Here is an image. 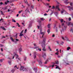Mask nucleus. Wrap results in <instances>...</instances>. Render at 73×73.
<instances>
[{
	"label": "nucleus",
	"instance_id": "58",
	"mask_svg": "<svg viewBox=\"0 0 73 73\" xmlns=\"http://www.w3.org/2000/svg\"><path fill=\"white\" fill-rule=\"evenodd\" d=\"M23 32H24V31L23 30L20 33H21V34L23 33Z\"/></svg>",
	"mask_w": 73,
	"mask_h": 73
},
{
	"label": "nucleus",
	"instance_id": "47",
	"mask_svg": "<svg viewBox=\"0 0 73 73\" xmlns=\"http://www.w3.org/2000/svg\"><path fill=\"white\" fill-rule=\"evenodd\" d=\"M55 7H54V6H53L52 8H51V9H55Z\"/></svg>",
	"mask_w": 73,
	"mask_h": 73
},
{
	"label": "nucleus",
	"instance_id": "17",
	"mask_svg": "<svg viewBox=\"0 0 73 73\" xmlns=\"http://www.w3.org/2000/svg\"><path fill=\"white\" fill-rule=\"evenodd\" d=\"M52 64H53V65H50V67H52V68H53V67H54V65L55 64V63H52Z\"/></svg>",
	"mask_w": 73,
	"mask_h": 73
},
{
	"label": "nucleus",
	"instance_id": "40",
	"mask_svg": "<svg viewBox=\"0 0 73 73\" xmlns=\"http://www.w3.org/2000/svg\"><path fill=\"white\" fill-rule=\"evenodd\" d=\"M27 58L26 57H25L24 58V61H26Z\"/></svg>",
	"mask_w": 73,
	"mask_h": 73
},
{
	"label": "nucleus",
	"instance_id": "26",
	"mask_svg": "<svg viewBox=\"0 0 73 73\" xmlns=\"http://www.w3.org/2000/svg\"><path fill=\"white\" fill-rule=\"evenodd\" d=\"M48 62H49V60L48 59H47L46 61V62H45L44 64H47V63H48Z\"/></svg>",
	"mask_w": 73,
	"mask_h": 73
},
{
	"label": "nucleus",
	"instance_id": "46",
	"mask_svg": "<svg viewBox=\"0 0 73 73\" xmlns=\"http://www.w3.org/2000/svg\"><path fill=\"white\" fill-rule=\"evenodd\" d=\"M40 20H42V21H43V20H44V18H40Z\"/></svg>",
	"mask_w": 73,
	"mask_h": 73
},
{
	"label": "nucleus",
	"instance_id": "56",
	"mask_svg": "<svg viewBox=\"0 0 73 73\" xmlns=\"http://www.w3.org/2000/svg\"><path fill=\"white\" fill-rule=\"evenodd\" d=\"M69 21H71V18L70 17L69 18Z\"/></svg>",
	"mask_w": 73,
	"mask_h": 73
},
{
	"label": "nucleus",
	"instance_id": "32",
	"mask_svg": "<svg viewBox=\"0 0 73 73\" xmlns=\"http://www.w3.org/2000/svg\"><path fill=\"white\" fill-rule=\"evenodd\" d=\"M8 62H9V65H11L12 64L11 61H9Z\"/></svg>",
	"mask_w": 73,
	"mask_h": 73
},
{
	"label": "nucleus",
	"instance_id": "49",
	"mask_svg": "<svg viewBox=\"0 0 73 73\" xmlns=\"http://www.w3.org/2000/svg\"><path fill=\"white\" fill-rule=\"evenodd\" d=\"M58 52H57L55 53V54L56 55H58Z\"/></svg>",
	"mask_w": 73,
	"mask_h": 73
},
{
	"label": "nucleus",
	"instance_id": "20",
	"mask_svg": "<svg viewBox=\"0 0 73 73\" xmlns=\"http://www.w3.org/2000/svg\"><path fill=\"white\" fill-rule=\"evenodd\" d=\"M28 68H25L24 70H23V71H25V72H28Z\"/></svg>",
	"mask_w": 73,
	"mask_h": 73
},
{
	"label": "nucleus",
	"instance_id": "25",
	"mask_svg": "<svg viewBox=\"0 0 73 73\" xmlns=\"http://www.w3.org/2000/svg\"><path fill=\"white\" fill-rule=\"evenodd\" d=\"M55 66H56L55 69H60V68H59V67L58 66L56 65H55Z\"/></svg>",
	"mask_w": 73,
	"mask_h": 73
},
{
	"label": "nucleus",
	"instance_id": "12",
	"mask_svg": "<svg viewBox=\"0 0 73 73\" xmlns=\"http://www.w3.org/2000/svg\"><path fill=\"white\" fill-rule=\"evenodd\" d=\"M68 8H69V11H72V10L73 11V7H70V6H68Z\"/></svg>",
	"mask_w": 73,
	"mask_h": 73
},
{
	"label": "nucleus",
	"instance_id": "45",
	"mask_svg": "<svg viewBox=\"0 0 73 73\" xmlns=\"http://www.w3.org/2000/svg\"><path fill=\"white\" fill-rule=\"evenodd\" d=\"M70 32H72V33H73V29H71L70 30Z\"/></svg>",
	"mask_w": 73,
	"mask_h": 73
},
{
	"label": "nucleus",
	"instance_id": "64",
	"mask_svg": "<svg viewBox=\"0 0 73 73\" xmlns=\"http://www.w3.org/2000/svg\"><path fill=\"white\" fill-rule=\"evenodd\" d=\"M46 15H47L46 13H45L44 14V16H46Z\"/></svg>",
	"mask_w": 73,
	"mask_h": 73
},
{
	"label": "nucleus",
	"instance_id": "7",
	"mask_svg": "<svg viewBox=\"0 0 73 73\" xmlns=\"http://www.w3.org/2000/svg\"><path fill=\"white\" fill-rule=\"evenodd\" d=\"M71 25L72 27L73 28V23L72 22H68L67 23L68 26H69V25Z\"/></svg>",
	"mask_w": 73,
	"mask_h": 73
},
{
	"label": "nucleus",
	"instance_id": "6",
	"mask_svg": "<svg viewBox=\"0 0 73 73\" xmlns=\"http://www.w3.org/2000/svg\"><path fill=\"white\" fill-rule=\"evenodd\" d=\"M62 38L63 40H66V41H69V38H68L67 36H65V37L62 36Z\"/></svg>",
	"mask_w": 73,
	"mask_h": 73
},
{
	"label": "nucleus",
	"instance_id": "59",
	"mask_svg": "<svg viewBox=\"0 0 73 73\" xmlns=\"http://www.w3.org/2000/svg\"><path fill=\"white\" fill-rule=\"evenodd\" d=\"M70 5L71 6H72V5H73V4L72 3H70Z\"/></svg>",
	"mask_w": 73,
	"mask_h": 73
},
{
	"label": "nucleus",
	"instance_id": "62",
	"mask_svg": "<svg viewBox=\"0 0 73 73\" xmlns=\"http://www.w3.org/2000/svg\"><path fill=\"white\" fill-rule=\"evenodd\" d=\"M1 55H2V56H4V54H3V53H1V54H0Z\"/></svg>",
	"mask_w": 73,
	"mask_h": 73
},
{
	"label": "nucleus",
	"instance_id": "27",
	"mask_svg": "<svg viewBox=\"0 0 73 73\" xmlns=\"http://www.w3.org/2000/svg\"><path fill=\"white\" fill-rule=\"evenodd\" d=\"M32 22H31L30 23V24L29 25V27H31L32 25Z\"/></svg>",
	"mask_w": 73,
	"mask_h": 73
},
{
	"label": "nucleus",
	"instance_id": "35",
	"mask_svg": "<svg viewBox=\"0 0 73 73\" xmlns=\"http://www.w3.org/2000/svg\"><path fill=\"white\" fill-rule=\"evenodd\" d=\"M10 39L11 40V41H13H13H14V40H13V39L12 37H11L10 38Z\"/></svg>",
	"mask_w": 73,
	"mask_h": 73
},
{
	"label": "nucleus",
	"instance_id": "10",
	"mask_svg": "<svg viewBox=\"0 0 73 73\" xmlns=\"http://www.w3.org/2000/svg\"><path fill=\"white\" fill-rule=\"evenodd\" d=\"M59 5H57L55 7V9H58L59 11H60V9L59 8Z\"/></svg>",
	"mask_w": 73,
	"mask_h": 73
},
{
	"label": "nucleus",
	"instance_id": "8",
	"mask_svg": "<svg viewBox=\"0 0 73 73\" xmlns=\"http://www.w3.org/2000/svg\"><path fill=\"white\" fill-rule=\"evenodd\" d=\"M42 57L44 58V60H45L46 57V54H45V53L44 52L42 54Z\"/></svg>",
	"mask_w": 73,
	"mask_h": 73
},
{
	"label": "nucleus",
	"instance_id": "61",
	"mask_svg": "<svg viewBox=\"0 0 73 73\" xmlns=\"http://www.w3.org/2000/svg\"><path fill=\"white\" fill-rule=\"evenodd\" d=\"M16 41H19V40L18 39H16Z\"/></svg>",
	"mask_w": 73,
	"mask_h": 73
},
{
	"label": "nucleus",
	"instance_id": "28",
	"mask_svg": "<svg viewBox=\"0 0 73 73\" xmlns=\"http://www.w3.org/2000/svg\"><path fill=\"white\" fill-rule=\"evenodd\" d=\"M4 59H0V62H3V61H4Z\"/></svg>",
	"mask_w": 73,
	"mask_h": 73
},
{
	"label": "nucleus",
	"instance_id": "36",
	"mask_svg": "<svg viewBox=\"0 0 73 73\" xmlns=\"http://www.w3.org/2000/svg\"><path fill=\"white\" fill-rule=\"evenodd\" d=\"M48 28H50V24H48Z\"/></svg>",
	"mask_w": 73,
	"mask_h": 73
},
{
	"label": "nucleus",
	"instance_id": "54",
	"mask_svg": "<svg viewBox=\"0 0 73 73\" xmlns=\"http://www.w3.org/2000/svg\"><path fill=\"white\" fill-rule=\"evenodd\" d=\"M56 51L57 52H59V51H58V49H57Z\"/></svg>",
	"mask_w": 73,
	"mask_h": 73
},
{
	"label": "nucleus",
	"instance_id": "44",
	"mask_svg": "<svg viewBox=\"0 0 73 73\" xmlns=\"http://www.w3.org/2000/svg\"><path fill=\"white\" fill-rule=\"evenodd\" d=\"M1 5H5L4 4V3H3V2H1L0 3Z\"/></svg>",
	"mask_w": 73,
	"mask_h": 73
},
{
	"label": "nucleus",
	"instance_id": "38",
	"mask_svg": "<svg viewBox=\"0 0 73 73\" xmlns=\"http://www.w3.org/2000/svg\"><path fill=\"white\" fill-rule=\"evenodd\" d=\"M50 29H48V30L47 31L48 34H49V33H50Z\"/></svg>",
	"mask_w": 73,
	"mask_h": 73
},
{
	"label": "nucleus",
	"instance_id": "57",
	"mask_svg": "<svg viewBox=\"0 0 73 73\" xmlns=\"http://www.w3.org/2000/svg\"><path fill=\"white\" fill-rule=\"evenodd\" d=\"M27 29H25V33H26V32H27Z\"/></svg>",
	"mask_w": 73,
	"mask_h": 73
},
{
	"label": "nucleus",
	"instance_id": "55",
	"mask_svg": "<svg viewBox=\"0 0 73 73\" xmlns=\"http://www.w3.org/2000/svg\"><path fill=\"white\" fill-rule=\"evenodd\" d=\"M56 42L58 44H59V41H56Z\"/></svg>",
	"mask_w": 73,
	"mask_h": 73
},
{
	"label": "nucleus",
	"instance_id": "21",
	"mask_svg": "<svg viewBox=\"0 0 73 73\" xmlns=\"http://www.w3.org/2000/svg\"><path fill=\"white\" fill-rule=\"evenodd\" d=\"M15 69H13L11 70V72L12 73H14V72H15Z\"/></svg>",
	"mask_w": 73,
	"mask_h": 73
},
{
	"label": "nucleus",
	"instance_id": "16",
	"mask_svg": "<svg viewBox=\"0 0 73 73\" xmlns=\"http://www.w3.org/2000/svg\"><path fill=\"white\" fill-rule=\"evenodd\" d=\"M37 61L38 62H39L40 65H41V64H42V62L41 61V59H40L39 61H38V60Z\"/></svg>",
	"mask_w": 73,
	"mask_h": 73
},
{
	"label": "nucleus",
	"instance_id": "29",
	"mask_svg": "<svg viewBox=\"0 0 73 73\" xmlns=\"http://www.w3.org/2000/svg\"><path fill=\"white\" fill-rule=\"evenodd\" d=\"M1 29H3V30H5H5H6V29H5V28H4V27H1Z\"/></svg>",
	"mask_w": 73,
	"mask_h": 73
},
{
	"label": "nucleus",
	"instance_id": "18",
	"mask_svg": "<svg viewBox=\"0 0 73 73\" xmlns=\"http://www.w3.org/2000/svg\"><path fill=\"white\" fill-rule=\"evenodd\" d=\"M67 1H68V0H65V1L64 2V3L65 4H67L68 3H69L68 2H67Z\"/></svg>",
	"mask_w": 73,
	"mask_h": 73
},
{
	"label": "nucleus",
	"instance_id": "3",
	"mask_svg": "<svg viewBox=\"0 0 73 73\" xmlns=\"http://www.w3.org/2000/svg\"><path fill=\"white\" fill-rule=\"evenodd\" d=\"M14 54V55H13V56L12 59H14V58H15V56L16 59H18L19 60H20V61H21V58H19V55H17V54H16L15 53V54Z\"/></svg>",
	"mask_w": 73,
	"mask_h": 73
},
{
	"label": "nucleus",
	"instance_id": "5",
	"mask_svg": "<svg viewBox=\"0 0 73 73\" xmlns=\"http://www.w3.org/2000/svg\"><path fill=\"white\" fill-rule=\"evenodd\" d=\"M37 53L36 52H34V58H36V55H37V56H38L39 57H40V54H37Z\"/></svg>",
	"mask_w": 73,
	"mask_h": 73
},
{
	"label": "nucleus",
	"instance_id": "11",
	"mask_svg": "<svg viewBox=\"0 0 73 73\" xmlns=\"http://www.w3.org/2000/svg\"><path fill=\"white\" fill-rule=\"evenodd\" d=\"M66 12V11L64 10V9H62L61 11V13L62 15L63 14V13H64V14H65Z\"/></svg>",
	"mask_w": 73,
	"mask_h": 73
},
{
	"label": "nucleus",
	"instance_id": "31",
	"mask_svg": "<svg viewBox=\"0 0 73 73\" xmlns=\"http://www.w3.org/2000/svg\"><path fill=\"white\" fill-rule=\"evenodd\" d=\"M9 1H7L6 2H5V4L7 5V4H8V3H9Z\"/></svg>",
	"mask_w": 73,
	"mask_h": 73
},
{
	"label": "nucleus",
	"instance_id": "9",
	"mask_svg": "<svg viewBox=\"0 0 73 73\" xmlns=\"http://www.w3.org/2000/svg\"><path fill=\"white\" fill-rule=\"evenodd\" d=\"M46 46V45L45 44L44 46H43V45L42 44V48H43L42 49V50H43V51H46V49H45V46Z\"/></svg>",
	"mask_w": 73,
	"mask_h": 73
},
{
	"label": "nucleus",
	"instance_id": "52",
	"mask_svg": "<svg viewBox=\"0 0 73 73\" xmlns=\"http://www.w3.org/2000/svg\"><path fill=\"white\" fill-rule=\"evenodd\" d=\"M17 25H18V27H20V26L19 25V23H17Z\"/></svg>",
	"mask_w": 73,
	"mask_h": 73
},
{
	"label": "nucleus",
	"instance_id": "48",
	"mask_svg": "<svg viewBox=\"0 0 73 73\" xmlns=\"http://www.w3.org/2000/svg\"><path fill=\"white\" fill-rule=\"evenodd\" d=\"M1 15H4V14L3 13V11H1Z\"/></svg>",
	"mask_w": 73,
	"mask_h": 73
},
{
	"label": "nucleus",
	"instance_id": "60",
	"mask_svg": "<svg viewBox=\"0 0 73 73\" xmlns=\"http://www.w3.org/2000/svg\"><path fill=\"white\" fill-rule=\"evenodd\" d=\"M71 16H72V18H73V14L70 15Z\"/></svg>",
	"mask_w": 73,
	"mask_h": 73
},
{
	"label": "nucleus",
	"instance_id": "43",
	"mask_svg": "<svg viewBox=\"0 0 73 73\" xmlns=\"http://www.w3.org/2000/svg\"><path fill=\"white\" fill-rule=\"evenodd\" d=\"M23 34L21 33H20V35H19V36H23Z\"/></svg>",
	"mask_w": 73,
	"mask_h": 73
},
{
	"label": "nucleus",
	"instance_id": "30",
	"mask_svg": "<svg viewBox=\"0 0 73 73\" xmlns=\"http://www.w3.org/2000/svg\"><path fill=\"white\" fill-rule=\"evenodd\" d=\"M31 8L33 9H34V5H31Z\"/></svg>",
	"mask_w": 73,
	"mask_h": 73
},
{
	"label": "nucleus",
	"instance_id": "34",
	"mask_svg": "<svg viewBox=\"0 0 73 73\" xmlns=\"http://www.w3.org/2000/svg\"><path fill=\"white\" fill-rule=\"evenodd\" d=\"M64 44V42H63L62 41H61L60 44H61V45H63V44Z\"/></svg>",
	"mask_w": 73,
	"mask_h": 73
},
{
	"label": "nucleus",
	"instance_id": "53",
	"mask_svg": "<svg viewBox=\"0 0 73 73\" xmlns=\"http://www.w3.org/2000/svg\"><path fill=\"white\" fill-rule=\"evenodd\" d=\"M13 22H14V23H16V21H15V20H13Z\"/></svg>",
	"mask_w": 73,
	"mask_h": 73
},
{
	"label": "nucleus",
	"instance_id": "24",
	"mask_svg": "<svg viewBox=\"0 0 73 73\" xmlns=\"http://www.w3.org/2000/svg\"><path fill=\"white\" fill-rule=\"evenodd\" d=\"M62 27H64V28H65L64 29H66V27H65V25H64V23L62 24Z\"/></svg>",
	"mask_w": 73,
	"mask_h": 73
},
{
	"label": "nucleus",
	"instance_id": "13",
	"mask_svg": "<svg viewBox=\"0 0 73 73\" xmlns=\"http://www.w3.org/2000/svg\"><path fill=\"white\" fill-rule=\"evenodd\" d=\"M23 69H24V66H21V67H20V70H23Z\"/></svg>",
	"mask_w": 73,
	"mask_h": 73
},
{
	"label": "nucleus",
	"instance_id": "19",
	"mask_svg": "<svg viewBox=\"0 0 73 73\" xmlns=\"http://www.w3.org/2000/svg\"><path fill=\"white\" fill-rule=\"evenodd\" d=\"M60 32L61 34H62L64 32V29H62V30H60Z\"/></svg>",
	"mask_w": 73,
	"mask_h": 73
},
{
	"label": "nucleus",
	"instance_id": "4",
	"mask_svg": "<svg viewBox=\"0 0 73 73\" xmlns=\"http://www.w3.org/2000/svg\"><path fill=\"white\" fill-rule=\"evenodd\" d=\"M34 46H36L35 47H34V49H35L37 51L38 50H40V51H41V49H40L39 48H38V46H37V45H36V43H34Z\"/></svg>",
	"mask_w": 73,
	"mask_h": 73
},
{
	"label": "nucleus",
	"instance_id": "50",
	"mask_svg": "<svg viewBox=\"0 0 73 73\" xmlns=\"http://www.w3.org/2000/svg\"><path fill=\"white\" fill-rule=\"evenodd\" d=\"M23 12V10H21V11H19V13H21V12Z\"/></svg>",
	"mask_w": 73,
	"mask_h": 73
},
{
	"label": "nucleus",
	"instance_id": "14",
	"mask_svg": "<svg viewBox=\"0 0 73 73\" xmlns=\"http://www.w3.org/2000/svg\"><path fill=\"white\" fill-rule=\"evenodd\" d=\"M46 41V39H44L43 40L42 43H43V44H44V45H45V41Z\"/></svg>",
	"mask_w": 73,
	"mask_h": 73
},
{
	"label": "nucleus",
	"instance_id": "2",
	"mask_svg": "<svg viewBox=\"0 0 73 73\" xmlns=\"http://www.w3.org/2000/svg\"><path fill=\"white\" fill-rule=\"evenodd\" d=\"M30 11H31V12L32 11V9H31L30 8L27 7L26 10H25V11L24 12L22 16H23V17H26V16H27V13L28 12L30 13Z\"/></svg>",
	"mask_w": 73,
	"mask_h": 73
},
{
	"label": "nucleus",
	"instance_id": "33",
	"mask_svg": "<svg viewBox=\"0 0 73 73\" xmlns=\"http://www.w3.org/2000/svg\"><path fill=\"white\" fill-rule=\"evenodd\" d=\"M48 49H49V50L50 51H52V49H51V48H50V46H48Z\"/></svg>",
	"mask_w": 73,
	"mask_h": 73
},
{
	"label": "nucleus",
	"instance_id": "39",
	"mask_svg": "<svg viewBox=\"0 0 73 73\" xmlns=\"http://www.w3.org/2000/svg\"><path fill=\"white\" fill-rule=\"evenodd\" d=\"M54 14L56 15V16H57V15H58V13L57 12L55 13Z\"/></svg>",
	"mask_w": 73,
	"mask_h": 73
},
{
	"label": "nucleus",
	"instance_id": "23",
	"mask_svg": "<svg viewBox=\"0 0 73 73\" xmlns=\"http://www.w3.org/2000/svg\"><path fill=\"white\" fill-rule=\"evenodd\" d=\"M25 1V3H26V4H27V5H28V6L29 7V6H30V5L28 3V2H27V1H25V0H24Z\"/></svg>",
	"mask_w": 73,
	"mask_h": 73
},
{
	"label": "nucleus",
	"instance_id": "37",
	"mask_svg": "<svg viewBox=\"0 0 73 73\" xmlns=\"http://www.w3.org/2000/svg\"><path fill=\"white\" fill-rule=\"evenodd\" d=\"M60 21L61 23H62L63 21H64V23L65 22V21H64V20L62 19H61V20H60Z\"/></svg>",
	"mask_w": 73,
	"mask_h": 73
},
{
	"label": "nucleus",
	"instance_id": "42",
	"mask_svg": "<svg viewBox=\"0 0 73 73\" xmlns=\"http://www.w3.org/2000/svg\"><path fill=\"white\" fill-rule=\"evenodd\" d=\"M56 64H59L58 63V60L56 61Z\"/></svg>",
	"mask_w": 73,
	"mask_h": 73
},
{
	"label": "nucleus",
	"instance_id": "1",
	"mask_svg": "<svg viewBox=\"0 0 73 73\" xmlns=\"http://www.w3.org/2000/svg\"><path fill=\"white\" fill-rule=\"evenodd\" d=\"M38 23H39L40 25L39 26H38V29H40V33L42 35V37L43 38L44 36L45 35L44 32H42V29L41 28V21L40 20L38 21Z\"/></svg>",
	"mask_w": 73,
	"mask_h": 73
},
{
	"label": "nucleus",
	"instance_id": "63",
	"mask_svg": "<svg viewBox=\"0 0 73 73\" xmlns=\"http://www.w3.org/2000/svg\"><path fill=\"white\" fill-rule=\"evenodd\" d=\"M5 38V36H2V38Z\"/></svg>",
	"mask_w": 73,
	"mask_h": 73
},
{
	"label": "nucleus",
	"instance_id": "22",
	"mask_svg": "<svg viewBox=\"0 0 73 73\" xmlns=\"http://www.w3.org/2000/svg\"><path fill=\"white\" fill-rule=\"evenodd\" d=\"M34 70L35 72V73H36L37 72V68H34L33 69Z\"/></svg>",
	"mask_w": 73,
	"mask_h": 73
},
{
	"label": "nucleus",
	"instance_id": "51",
	"mask_svg": "<svg viewBox=\"0 0 73 73\" xmlns=\"http://www.w3.org/2000/svg\"><path fill=\"white\" fill-rule=\"evenodd\" d=\"M15 38H17V34L15 36Z\"/></svg>",
	"mask_w": 73,
	"mask_h": 73
},
{
	"label": "nucleus",
	"instance_id": "41",
	"mask_svg": "<svg viewBox=\"0 0 73 73\" xmlns=\"http://www.w3.org/2000/svg\"><path fill=\"white\" fill-rule=\"evenodd\" d=\"M69 49H70V47H68L67 48V50H69Z\"/></svg>",
	"mask_w": 73,
	"mask_h": 73
},
{
	"label": "nucleus",
	"instance_id": "15",
	"mask_svg": "<svg viewBox=\"0 0 73 73\" xmlns=\"http://www.w3.org/2000/svg\"><path fill=\"white\" fill-rule=\"evenodd\" d=\"M20 46L21 47L19 48V53L20 54V52L22 50V48H21V47H22V46L21 45Z\"/></svg>",
	"mask_w": 73,
	"mask_h": 73
}]
</instances>
